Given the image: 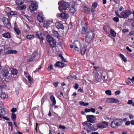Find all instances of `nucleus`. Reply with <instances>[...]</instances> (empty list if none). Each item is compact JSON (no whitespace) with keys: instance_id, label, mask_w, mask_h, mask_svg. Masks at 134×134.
Segmentation results:
<instances>
[{"instance_id":"f257e3e1","label":"nucleus","mask_w":134,"mask_h":134,"mask_svg":"<svg viewBox=\"0 0 134 134\" xmlns=\"http://www.w3.org/2000/svg\"><path fill=\"white\" fill-rule=\"evenodd\" d=\"M59 9L61 12L64 10L68 9L70 6V4L63 1H61L58 2Z\"/></svg>"},{"instance_id":"f03ea898","label":"nucleus","mask_w":134,"mask_h":134,"mask_svg":"<svg viewBox=\"0 0 134 134\" xmlns=\"http://www.w3.org/2000/svg\"><path fill=\"white\" fill-rule=\"evenodd\" d=\"M47 41L50 44V46L52 48L55 47L56 46V42L55 40L49 35H48L46 37Z\"/></svg>"},{"instance_id":"7ed1b4c3","label":"nucleus","mask_w":134,"mask_h":134,"mask_svg":"<svg viewBox=\"0 0 134 134\" xmlns=\"http://www.w3.org/2000/svg\"><path fill=\"white\" fill-rule=\"evenodd\" d=\"M81 45V44L79 41H76L70 45V47L71 48L74 47L75 50L78 51L79 50V48H80Z\"/></svg>"},{"instance_id":"20e7f679","label":"nucleus","mask_w":134,"mask_h":134,"mask_svg":"<svg viewBox=\"0 0 134 134\" xmlns=\"http://www.w3.org/2000/svg\"><path fill=\"white\" fill-rule=\"evenodd\" d=\"M132 14V12L129 10H126L125 12L122 11L121 13V16H120V18H127L130 15Z\"/></svg>"},{"instance_id":"39448f33","label":"nucleus","mask_w":134,"mask_h":134,"mask_svg":"<svg viewBox=\"0 0 134 134\" xmlns=\"http://www.w3.org/2000/svg\"><path fill=\"white\" fill-rule=\"evenodd\" d=\"M81 24V25L82 27L81 30V34L83 35L86 34L90 30H88V28L85 23L83 22H82Z\"/></svg>"},{"instance_id":"423d86ee","label":"nucleus","mask_w":134,"mask_h":134,"mask_svg":"<svg viewBox=\"0 0 134 134\" xmlns=\"http://www.w3.org/2000/svg\"><path fill=\"white\" fill-rule=\"evenodd\" d=\"M29 7L31 10L34 11L37 9L38 5L37 3L32 1L31 2V4L29 5Z\"/></svg>"},{"instance_id":"0eeeda50","label":"nucleus","mask_w":134,"mask_h":134,"mask_svg":"<svg viewBox=\"0 0 134 134\" xmlns=\"http://www.w3.org/2000/svg\"><path fill=\"white\" fill-rule=\"evenodd\" d=\"M87 127L88 129H87L86 130L87 131L88 133H89L91 131H94L97 130V129L94 128L93 125L90 123L87 124Z\"/></svg>"},{"instance_id":"6e6552de","label":"nucleus","mask_w":134,"mask_h":134,"mask_svg":"<svg viewBox=\"0 0 134 134\" xmlns=\"http://www.w3.org/2000/svg\"><path fill=\"white\" fill-rule=\"evenodd\" d=\"M87 120L88 122L92 123L94 122L96 119L94 116L93 115H88L86 116Z\"/></svg>"},{"instance_id":"1a4fd4ad","label":"nucleus","mask_w":134,"mask_h":134,"mask_svg":"<svg viewBox=\"0 0 134 134\" xmlns=\"http://www.w3.org/2000/svg\"><path fill=\"white\" fill-rule=\"evenodd\" d=\"M35 36L38 39L43 41L44 38L42 36V32L40 31H38L35 32Z\"/></svg>"},{"instance_id":"9d476101","label":"nucleus","mask_w":134,"mask_h":134,"mask_svg":"<svg viewBox=\"0 0 134 134\" xmlns=\"http://www.w3.org/2000/svg\"><path fill=\"white\" fill-rule=\"evenodd\" d=\"M94 33L92 30H89L85 36L93 39L94 37Z\"/></svg>"},{"instance_id":"9b49d317","label":"nucleus","mask_w":134,"mask_h":134,"mask_svg":"<svg viewBox=\"0 0 134 134\" xmlns=\"http://www.w3.org/2000/svg\"><path fill=\"white\" fill-rule=\"evenodd\" d=\"M65 66V64L60 62L57 61L54 64L55 67L62 68Z\"/></svg>"},{"instance_id":"f8f14e48","label":"nucleus","mask_w":134,"mask_h":134,"mask_svg":"<svg viewBox=\"0 0 134 134\" xmlns=\"http://www.w3.org/2000/svg\"><path fill=\"white\" fill-rule=\"evenodd\" d=\"M17 53V51L15 50H10L5 52L4 55L5 56L7 55L10 54H16Z\"/></svg>"},{"instance_id":"ddd939ff","label":"nucleus","mask_w":134,"mask_h":134,"mask_svg":"<svg viewBox=\"0 0 134 134\" xmlns=\"http://www.w3.org/2000/svg\"><path fill=\"white\" fill-rule=\"evenodd\" d=\"M57 15L58 17L64 19H66L68 16V14L64 13H62L61 14H58Z\"/></svg>"},{"instance_id":"4468645a","label":"nucleus","mask_w":134,"mask_h":134,"mask_svg":"<svg viewBox=\"0 0 134 134\" xmlns=\"http://www.w3.org/2000/svg\"><path fill=\"white\" fill-rule=\"evenodd\" d=\"M81 53V54L83 55L85 53L87 49V47L86 45H83V47L81 46L80 48Z\"/></svg>"},{"instance_id":"2eb2a0df","label":"nucleus","mask_w":134,"mask_h":134,"mask_svg":"<svg viewBox=\"0 0 134 134\" xmlns=\"http://www.w3.org/2000/svg\"><path fill=\"white\" fill-rule=\"evenodd\" d=\"M85 42L88 44H91L93 40V39L86 36H85Z\"/></svg>"},{"instance_id":"dca6fc26","label":"nucleus","mask_w":134,"mask_h":134,"mask_svg":"<svg viewBox=\"0 0 134 134\" xmlns=\"http://www.w3.org/2000/svg\"><path fill=\"white\" fill-rule=\"evenodd\" d=\"M2 74L3 77H6L8 74L9 71L6 69H3L2 70Z\"/></svg>"},{"instance_id":"f3484780","label":"nucleus","mask_w":134,"mask_h":134,"mask_svg":"<svg viewBox=\"0 0 134 134\" xmlns=\"http://www.w3.org/2000/svg\"><path fill=\"white\" fill-rule=\"evenodd\" d=\"M56 27L58 29H64V26L62 23H57L56 24Z\"/></svg>"},{"instance_id":"a211bd4d","label":"nucleus","mask_w":134,"mask_h":134,"mask_svg":"<svg viewBox=\"0 0 134 134\" xmlns=\"http://www.w3.org/2000/svg\"><path fill=\"white\" fill-rule=\"evenodd\" d=\"M51 102L52 103V106L55 105L56 103V101L53 95H52L50 98Z\"/></svg>"},{"instance_id":"6ab92c4d","label":"nucleus","mask_w":134,"mask_h":134,"mask_svg":"<svg viewBox=\"0 0 134 134\" xmlns=\"http://www.w3.org/2000/svg\"><path fill=\"white\" fill-rule=\"evenodd\" d=\"M2 36L7 38H9L11 37L10 34L9 32H7L2 34Z\"/></svg>"},{"instance_id":"aec40b11","label":"nucleus","mask_w":134,"mask_h":134,"mask_svg":"<svg viewBox=\"0 0 134 134\" xmlns=\"http://www.w3.org/2000/svg\"><path fill=\"white\" fill-rule=\"evenodd\" d=\"M53 35L54 37H56L57 38H59L60 37V34L58 32L55 30L53 31Z\"/></svg>"},{"instance_id":"412c9836","label":"nucleus","mask_w":134,"mask_h":134,"mask_svg":"<svg viewBox=\"0 0 134 134\" xmlns=\"http://www.w3.org/2000/svg\"><path fill=\"white\" fill-rule=\"evenodd\" d=\"M52 22L50 21H45L44 22V26L46 27H48L49 26Z\"/></svg>"},{"instance_id":"4be33fe9","label":"nucleus","mask_w":134,"mask_h":134,"mask_svg":"<svg viewBox=\"0 0 134 134\" xmlns=\"http://www.w3.org/2000/svg\"><path fill=\"white\" fill-rule=\"evenodd\" d=\"M116 128H117L119 126L121 125L122 124V120L120 119L118 120L117 119H116Z\"/></svg>"},{"instance_id":"5701e85b","label":"nucleus","mask_w":134,"mask_h":134,"mask_svg":"<svg viewBox=\"0 0 134 134\" xmlns=\"http://www.w3.org/2000/svg\"><path fill=\"white\" fill-rule=\"evenodd\" d=\"M103 29L107 34H109V27L107 25L104 26L103 27Z\"/></svg>"},{"instance_id":"b1692460","label":"nucleus","mask_w":134,"mask_h":134,"mask_svg":"<svg viewBox=\"0 0 134 134\" xmlns=\"http://www.w3.org/2000/svg\"><path fill=\"white\" fill-rule=\"evenodd\" d=\"M0 97L2 99H5L8 97V95L4 92L1 93Z\"/></svg>"},{"instance_id":"393cba45","label":"nucleus","mask_w":134,"mask_h":134,"mask_svg":"<svg viewBox=\"0 0 134 134\" xmlns=\"http://www.w3.org/2000/svg\"><path fill=\"white\" fill-rule=\"evenodd\" d=\"M116 122L115 119L111 122V127L113 128H116Z\"/></svg>"},{"instance_id":"a878e982","label":"nucleus","mask_w":134,"mask_h":134,"mask_svg":"<svg viewBox=\"0 0 134 134\" xmlns=\"http://www.w3.org/2000/svg\"><path fill=\"white\" fill-rule=\"evenodd\" d=\"M83 8L84 10L86 11L87 13L88 14L90 13V10L88 7H87L86 5H85L83 7Z\"/></svg>"},{"instance_id":"bb28decb","label":"nucleus","mask_w":134,"mask_h":134,"mask_svg":"<svg viewBox=\"0 0 134 134\" xmlns=\"http://www.w3.org/2000/svg\"><path fill=\"white\" fill-rule=\"evenodd\" d=\"M101 74H99L98 72L95 75V79L96 80H99L101 78Z\"/></svg>"},{"instance_id":"cd10ccee","label":"nucleus","mask_w":134,"mask_h":134,"mask_svg":"<svg viewBox=\"0 0 134 134\" xmlns=\"http://www.w3.org/2000/svg\"><path fill=\"white\" fill-rule=\"evenodd\" d=\"M38 55V53L37 51H35L33 52L31 54V56L34 59L36 58Z\"/></svg>"},{"instance_id":"c85d7f7f","label":"nucleus","mask_w":134,"mask_h":134,"mask_svg":"<svg viewBox=\"0 0 134 134\" xmlns=\"http://www.w3.org/2000/svg\"><path fill=\"white\" fill-rule=\"evenodd\" d=\"M38 55V53L37 51H35L33 52L31 54V56L34 59L36 58Z\"/></svg>"},{"instance_id":"c756f323","label":"nucleus","mask_w":134,"mask_h":134,"mask_svg":"<svg viewBox=\"0 0 134 134\" xmlns=\"http://www.w3.org/2000/svg\"><path fill=\"white\" fill-rule=\"evenodd\" d=\"M18 73V70L15 68L12 69L11 71V74L13 75H16Z\"/></svg>"},{"instance_id":"7c9ffc66","label":"nucleus","mask_w":134,"mask_h":134,"mask_svg":"<svg viewBox=\"0 0 134 134\" xmlns=\"http://www.w3.org/2000/svg\"><path fill=\"white\" fill-rule=\"evenodd\" d=\"M5 114V112L4 109L0 107V115L3 116Z\"/></svg>"},{"instance_id":"2f4dec72","label":"nucleus","mask_w":134,"mask_h":134,"mask_svg":"<svg viewBox=\"0 0 134 134\" xmlns=\"http://www.w3.org/2000/svg\"><path fill=\"white\" fill-rule=\"evenodd\" d=\"M75 4L72 5L71 7L70 11L71 13H74L76 11V9L75 8Z\"/></svg>"},{"instance_id":"473e14b6","label":"nucleus","mask_w":134,"mask_h":134,"mask_svg":"<svg viewBox=\"0 0 134 134\" xmlns=\"http://www.w3.org/2000/svg\"><path fill=\"white\" fill-rule=\"evenodd\" d=\"M110 34L113 37H115L116 36V33L112 29H110Z\"/></svg>"},{"instance_id":"72a5a7b5","label":"nucleus","mask_w":134,"mask_h":134,"mask_svg":"<svg viewBox=\"0 0 134 134\" xmlns=\"http://www.w3.org/2000/svg\"><path fill=\"white\" fill-rule=\"evenodd\" d=\"M35 37L33 35H28L26 36V38L29 40H32Z\"/></svg>"},{"instance_id":"f704fd0d","label":"nucleus","mask_w":134,"mask_h":134,"mask_svg":"<svg viewBox=\"0 0 134 134\" xmlns=\"http://www.w3.org/2000/svg\"><path fill=\"white\" fill-rule=\"evenodd\" d=\"M120 57H121L122 58V59L125 62H126L127 61L126 60V58L125 57V56L123 54L121 53L120 54Z\"/></svg>"},{"instance_id":"c9c22d12","label":"nucleus","mask_w":134,"mask_h":134,"mask_svg":"<svg viewBox=\"0 0 134 134\" xmlns=\"http://www.w3.org/2000/svg\"><path fill=\"white\" fill-rule=\"evenodd\" d=\"M79 104L81 105L86 106L88 105L89 103L87 102L85 103L84 102L81 101L79 102Z\"/></svg>"},{"instance_id":"e433bc0d","label":"nucleus","mask_w":134,"mask_h":134,"mask_svg":"<svg viewBox=\"0 0 134 134\" xmlns=\"http://www.w3.org/2000/svg\"><path fill=\"white\" fill-rule=\"evenodd\" d=\"M16 4L19 5H22L23 4L21 0H15Z\"/></svg>"},{"instance_id":"4c0bfd02","label":"nucleus","mask_w":134,"mask_h":134,"mask_svg":"<svg viewBox=\"0 0 134 134\" xmlns=\"http://www.w3.org/2000/svg\"><path fill=\"white\" fill-rule=\"evenodd\" d=\"M37 19L38 20V21L40 22H43L44 19L43 18L42 16H38L37 17Z\"/></svg>"},{"instance_id":"58836bf2","label":"nucleus","mask_w":134,"mask_h":134,"mask_svg":"<svg viewBox=\"0 0 134 134\" xmlns=\"http://www.w3.org/2000/svg\"><path fill=\"white\" fill-rule=\"evenodd\" d=\"M16 118V115L14 113H12L11 115V118L13 121H15Z\"/></svg>"},{"instance_id":"ea45409f","label":"nucleus","mask_w":134,"mask_h":134,"mask_svg":"<svg viewBox=\"0 0 134 134\" xmlns=\"http://www.w3.org/2000/svg\"><path fill=\"white\" fill-rule=\"evenodd\" d=\"M2 22L4 24L5 23H6V22L8 20V19L5 17H3L2 19Z\"/></svg>"},{"instance_id":"a19ab883","label":"nucleus","mask_w":134,"mask_h":134,"mask_svg":"<svg viewBox=\"0 0 134 134\" xmlns=\"http://www.w3.org/2000/svg\"><path fill=\"white\" fill-rule=\"evenodd\" d=\"M14 29L15 32L18 35H19L20 33V31L18 29L14 27Z\"/></svg>"},{"instance_id":"79ce46f5","label":"nucleus","mask_w":134,"mask_h":134,"mask_svg":"<svg viewBox=\"0 0 134 134\" xmlns=\"http://www.w3.org/2000/svg\"><path fill=\"white\" fill-rule=\"evenodd\" d=\"M58 56H59V57H60L61 58V59H62V62H66V61L64 59L63 56L61 54H59Z\"/></svg>"},{"instance_id":"37998d69","label":"nucleus","mask_w":134,"mask_h":134,"mask_svg":"<svg viewBox=\"0 0 134 134\" xmlns=\"http://www.w3.org/2000/svg\"><path fill=\"white\" fill-rule=\"evenodd\" d=\"M4 25L8 28L11 27V24L9 23L8 20Z\"/></svg>"},{"instance_id":"c03bdc74","label":"nucleus","mask_w":134,"mask_h":134,"mask_svg":"<svg viewBox=\"0 0 134 134\" xmlns=\"http://www.w3.org/2000/svg\"><path fill=\"white\" fill-rule=\"evenodd\" d=\"M33 60V58L31 55V56L27 59L26 62L27 63H29L32 62Z\"/></svg>"},{"instance_id":"a18cd8bd","label":"nucleus","mask_w":134,"mask_h":134,"mask_svg":"<svg viewBox=\"0 0 134 134\" xmlns=\"http://www.w3.org/2000/svg\"><path fill=\"white\" fill-rule=\"evenodd\" d=\"M98 5V3L96 2L93 3L92 4V7L96 8L97 7Z\"/></svg>"},{"instance_id":"49530a36","label":"nucleus","mask_w":134,"mask_h":134,"mask_svg":"<svg viewBox=\"0 0 134 134\" xmlns=\"http://www.w3.org/2000/svg\"><path fill=\"white\" fill-rule=\"evenodd\" d=\"M113 98H108L107 99L106 101L108 103H113Z\"/></svg>"},{"instance_id":"de8ad7c7","label":"nucleus","mask_w":134,"mask_h":134,"mask_svg":"<svg viewBox=\"0 0 134 134\" xmlns=\"http://www.w3.org/2000/svg\"><path fill=\"white\" fill-rule=\"evenodd\" d=\"M26 5L24 4L19 7V9L20 10H22L23 9H25L26 8Z\"/></svg>"},{"instance_id":"09e8293b","label":"nucleus","mask_w":134,"mask_h":134,"mask_svg":"<svg viewBox=\"0 0 134 134\" xmlns=\"http://www.w3.org/2000/svg\"><path fill=\"white\" fill-rule=\"evenodd\" d=\"M97 127L99 128H104L105 127V126L102 124H99L97 125Z\"/></svg>"},{"instance_id":"8fccbe9b","label":"nucleus","mask_w":134,"mask_h":134,"mask_svg":"<svg viewBox=\"0 0 134 134\" xmlns=\"http://www.w3.org/2000/svg\"><path fill=\"white\" fill-rule=\"evenodd\" d=\"M1 116V115H0V118H3L7 121L10 120V119L9 118L6 117V116Z\"/></svg>"},{"instance_id":"3c124183","label":"nucleus","mask_w":134,"mask_h":134,"mask_svg":"<svg viewBox=\"0 0 134 134\" xmlns=\"http://www.w3.org/2000/svg\"><path fill=\"white\" fill-rule=\"evenodd\" d=\"M105 93L106 94L109 95H111V92L110 90H106L105 91Z\"/></svg>"},{"instance_id":"603ef678","label":"nucleus","mask_w":134,"mask_h":134,"mask_svg":"<svg viewBox=\"0 0 134 134\" xmlns=\"http://www.w3.org/2000/svg\"><path fill=\"white\" fill-rule=\"evenodd\" d=\"M113 19L114 21H115L116 22H118L119 21V18L117 16H116L115 17H114L113 18Z\"/></svg>"},{"instance_id":"864d4df0","label":"nucleus","mask_w":134,"mask_h":134,"mask_svg":"<svg viewBox=\"0 0 134 134\" xmlns=\"http://www.w3.org/2000/svg\"><path fill=\"white\" fill-rule=\"evenodd\" d=\"M53 66L52 65H50V66H48L47 68V70L48 71H50L51 69H52V70H53Z\"/></svg>"},{"instance_id":"5fc2aeb1","label":"nucleus","mask_w":134,"mask_h":134,"mask_svg":"<svg viewBox=\"0 0 134 134\" xmlns=\"http://www.w3.org/2000/svg\"><path fill=\"white\" fill-rule=\"evenodd\" d=\"M113 103H118L119 102V101L117 99L113 98Z\"/></svg>"},{"instance_id":"6e6d98bb","label":"nucleus","mask_w":134,"mask_h":134,"mask_svg":"<svg viewBox=\"0 0 134 134\" xmlns=\"http://www.w3.org/2000/svg\"><path fill=\"white\" fill-rule=\"evenodd\" d=\"M10 15H14L17 14V13L15 11H11L10 13Z\"/></svg>"},{"instance_id":"4d7b16f0","label":"nucleus","mask_w":134,"mask_h":134,"mask_svg":"<svg viewBox=\"0 0 134 134\" xmlns=\"http://www.w3.org/2000/svg\"><path fill=\"white\" fill-rule=\"evenodd\" d=\"M27 79L30 82H32L33 81V79L29 75L27 77Z\"/></svg>"},{"instance_id":"13d9d810","label":"nucleus","mask_w":134,"mask_h":134,"mask_svg":"<svg viewBox=\"0 0 134 134\" xmlns=\"http://www.w3.org/2000/svg\"><path fill=\"white\" fill-rule=\"evenodd\" d=\"M17 109L16 108H13L11 110V111L13 113H14L16 111Z\"/></svg>"},{"instance_id":"bf43d9fd","label":"nucleus","mask_w":134,"mask_h":134,"mask_svg":"<svg viewBox=\"0 0 134 134\" xmlns=\"http://www.w3.org/2000/svg\"><path fill=\"white\" fill-rule=\"evenodd\" d=\"M115 14L116 15L118 16L120 18V16H121V13H120V15L119 14V13L118 11H115Z\"/></svg>"},{"instance_id":"052dcab7","label":"nucleus","mask_w":134,"mask_h":134,"mask_svg":"<svg viewBox=\"0 0 134 134\" xmlns=\"http://www.w3.org/2000/svg\"><path fill=\"white\" fill-rule=\"evenodd\" d=\"M58 81H57L56 82H54L53 83V85L55 87H57L58 86Z\"/></svg>"},{"instance_id":"680f3d73","label":"nucleus","mask_w":134,"mask_h":134,"mask_svg":"<svg viewBox=\"0 0 134 134\" xmlns=\"http://www.w3.org/2000/svg\"><path fill=\"white\" fill-rule=\"evenodd\" d=\"M120 91L119 90H117L115 92V94L116 95H117L120 93Z\"/></svg>"},{"instance_id":"e2e57ef3","label":"nucleus","mask_w":134,"mask_h":134,"mask_svg":"<svg viewBox=\"0 0 134 134\" xmlns=\"http://www.w3.org/2000/svg\"><path fill=\"white\" fill-rule=\"evenodd\" d=\"M129 32V31L128 30L125 29L122 30V32L124 34H125L126 32Z\"/></svg>"},{"instance_id":"0e129e2a","label":"nucleus","mask_w":134,"mask_h":134,"mask_svg":"<svg viewBox=\"0 0 134 134\" xmlns=\"http://www.w3.org/2000/svg\"><path fill=\"white\" fill-rule=\"evenodd\" d=\"M85 111L86 113L90 112V109L86 108L85 109Z\"/></svg>"},{"instance_id":"69168bd1","label":"nucleus","mask_w":134,"mask_h":134,"mask_svg":"<svg viewBox=\"0 0 134 134\" xmlns=\"http://www.w3.org/2000/svg\"><path fill=\"white\" fill-rule=\"evenodd\" d=\"M90 111H91L92 112L94 113L96 112L95 109L93 108H91L90 109Z\"/></svg>"},{"instance_id":"338daca9","label":"nucleus","mask_w":134,"mask_h":134,"mask_svg":"<svg viewBox=\"0 0 134 134\" xmlns=\"http://www.w3.org/2000/svg\"><path fill=\"white\" fill-rule=\"evenodd\" d=\"M59 127L60 129H65L66 128V127L65 126H62L61 125L59 126Z\"/></svg>"},{"instance_id":"774afa93","label":"nucleus","mask_w":134,"mask_h":134,"mask_svg":"<svg viewBox=\"0 0 134 134\" xmlns=\"http://www.w3.org/2000/svg\"><path fill=\"white\" fill-rule=\"evenodd\" d=\"M134 34V31H131L129 32V35L130 36H131Z\"/></svg>"}]
</instances>
